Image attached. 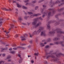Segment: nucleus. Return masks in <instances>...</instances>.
Returning a JSON list of instances; mask_svg holds the SVG:
<instances>
[{
	"instance_id": "obj_1",
	"label": "nucleus",
	"mask_w": 64,
	"mask_h": 64,
	"mask_svg": "<svg viewBox=\"0 0 64 64\" xmlns=\"http://www.w3.org/2000/svg\"><path fill=\"white\" fill-rule=\"evenodd\" d=\"M54 55H56L57 57H59L61 56H63V54L61 53H60L58 54H56V53L50 52V53H46V56H43L42 58L44 59H45V58H46L47 59H48L50 57H51L52 58V61L53 62H56L57 61L58 59L57 58L55 57Z\"/></svg>"
},
{
	"instance_id": "obj_2",
	"label": "nucleus",
	"mask_w": 64,
	"mask_h": 64,
	"mask_svg": "<svg viewBox=\"0 0 64 64\" xmlns=\"http://www.w3.org/2000/svg\"><path fill=\"white\" fill-rule=\"evenodd\" d=\"M40 29L38 30L37 31L35 30L34 31L33 33V35H38V34H39L41 32V30H42L44 29V28L43 27L40 26L39 27Z\"/></svg>"
},
{
	"instance_id": "obj_3",
	"label": "nucleus",
	"mask_w": 64,
	"mask_h": 64,
	"mask_svg": "<svg viewBox=\"0 0 64 64\" xmlns=\"http://www.w3.org/2000/svg\"><path fill=\"white\" fill-rule=\"evenodd\" d=\"M28 14L32 15L30 17V18H33L34 17V16H39V15H41V14H33V13L31 12H28Z\"/></svg>"
},
{
	"instance_id": "obj_4",
	"label": "nucleus",
	"mask_w": 64,
	"mask_h": 64,
	"mask_svg": "<svg viewBox=\"0 0 64 64\" xmlns=\"http://www.w3.org/2000/svg\"><path fill=\"white\" fill-rule=\"evenodd\" d=\"M48 10L49 12H48V18H49L51 16V12H52L53 13H54V12H55V11L54 9H49Z\"/></svg>"
},
{
	"instance_id": "obj_5",
	"label": "nucleus",
	"mask_w": 64,
	"mask_h": 64,
	"mask_svg": "<svg viewBox=\"0 0 64 64\" xmlns=\"http://www.w3.org/2000/svg\"><path fill=\"white\" fill-rule=\"evenodd\" d=\"M61 2H62V3H60V4L58 5L59 6H62L63 4L64 5V0H57L56 1V2H55V4H57L58 3H60Z\"/></svg>"
},
{
	"instance_id": "obj_6",
	"label": "nucleus",
	"mask_w": 64,
	"mask_h": 64,
	"mask_svg": "<svg viewBox=\"0 0 64 64\" xmlns=\"http://www.w3.org/2000/svg\"><path fill=\"white\" fill-rule=\"evenodd\" d=\"M41 22H39L34 26H33L31 28V30H33V29H34V28H37V27H38L39 26H40V25H41Z\"/></svg>"
},
{
	"instance_id": "obj_7",
	"label": "nucleus",
	"mask_w": 64,
	"mask_h": 64,
	"mask_svg": "<svg viewBox=\"0 0 64 64\" xmlns=\"http://www.w3.org/2000/svg\"><path fill=\"white\" fill-rule=\"evenodd\" d=\"M34 21L32 22V24L34 26H35V25H36V24L37 23V22L38 21V20H37V19L35 18L34 20Z\"/></svg>"
},
{
	"instance_id": "obj_8",
	"label": "nucleus",
	"mask_w": 64,
	"mask_h": 64,
	"mask_svg": "<svg viewBox=\"0 0 64 64\" xmlns=\"http://www.w3.org/2000/svg\"><path fill=\"white\" fill-rule=\"evenodd\" d=\"M28 35L27 34H25L23 36H22L21 37V40L22 41H24V40H26L25 36H27Z\"/></svg>"
},
{
	"instance_id": "obj_9",
	"label": "nucleus",
	"mask_w": 64,
	"mask_h": 64,
	"mask_svg": "<svg viewBox=\"0 0 64 64\" xmlns=\"http://www.w3.org/2000/svg\"><path fill=\"white\" fill-rule=\"evenodd\" d=\"M41 36H46V34H45V31H42L40 34Z\"/></svg>"
},
{
	"instance_id": "obj_10",
	"label": "nucleus",
	"mask_w": 64,
	"mask_h": 64,
	"mask_svg": "<svg viewBox=\"0 0 64 64\" xmlns=\"http://www.w3.org/2000/svg\"><path fill=\"white\" fill-rule=\"evenodd\" d=\"M55 44H61L62 46L63 47H64V45L63 44V42H56L55 43Z\"/></svg>"
},
{
	"instance_id": "obj_11",
	"label": "nucleus",
	"mask_w": 64,
	"mask_h": 64,
	"mask_svg": "<svg viewBox=\"0 0 64 64\" xmlns=\"http://www.w3.org/2000/svg\"><path fill=\"white\" fill-rule=\"evenodd\" d=\"M2 9L3 10H5V11H11V9L10 8H9L8 9H7L5 8H2Z\"/></svg>"
},
{
	"instance_id": "obj_12",
	"label": "nucleus",
	"mask_w": 64,
	"mask_h": 64,
	"mask_svg": "<svg viewBox=\"0 0 64 64\" xmlns=\"http://www.w3.org/2000/svg\"><path fill=\"white\" fill-rule=\"evenodd\" d=\"M18 56L19 57H20V60H19V63H21V62H22V59H21V55L19 54H18Z\"/></svg>"
},
{
	"instance_id": "obj_13",
	"label": "nucleus",
	"mask_w": 64,
	"mask_h": 64,
	"mask_svg": "<svg viewBox=\"0 0 64 64\" xmlns=\"http://www.w3.org/2000/svg\"><path fill=\"white\" fill-rule=\"evenodd\" d=\"M14 26L13 24H11L10 28L8 29V31H10L11 30V28H13V27H14Z\"/></svg>"
},
{
	"instance_id": "obj_14",
	"label": "nucleus",
	"mask_w": 64,
	"mask_h": 64,
	"mask_svg": "<svg viewBox=\"0 0 64 64\" xmlns=\"http://www.w3.org/2000/svg\"><path fill=\"white\" fill-rule=\"evenodd\" d=\"M55 33V32L52 31L49 32V34H50V35H52L53 34H54Z\"/></svg>"
},
{
	"instance_id": "obj_15",
	"label": "nucleus",
	"mask_w": 64,
	"mask_h": 64,
	"mask_svg": "<svg viewBox=\"0 0 64 64\" xmlns=\"http://www.w3.org/2000/svg\"><path fill=\"white\" fill-rule=\"evenodd\" d=\"M58 24H61V25H64V23H63V24L62 23H59V22L57 23L56 22L55 24V25H58Z\"/></svg>"
},
{
	"instance_id": "obj_16",
	"label": "nucleus",
	"mask_w": 64,
	"mask_h": 64,
	"mask_svg": "<svg viewBox=\"0 0 64 64\" xmlns=\"http://www.w3.org/2000/svg\"><path fill=\"white\" fill-rule=\"evenodd\" d=\"M48 12H44V14L42 15V18L44 17L45 16H46L47 15Z\"/></svg>"
},
{
	"instance_id": "obj_17",
	"label": "nucleus",
	"mask_w": 64,
	"mask_h": 64,
	"mask_svg": "<svg viewBox=\"0 0 64 64\" xmlns=\"http://www.w3.org/2000/svg\"><path fill=\"white\" fill-rule=\"evenodd\" d=\"M36 19L37 21L39 20V19H40V20H43V19H42V18H41V17H40L39 18H36Z\"/></svg>"
},
{
	"instance_id": "obj_18",
	"label": "nucleus",
	"mask_w": 64,
	"mask_h": 64,
	"mask_svg": "<svg viewBox=\"0 0 64 64\" xmlns=\"http://www.w3.org/2000/svg\"><path fill=\"white\" fill-rule=\"evenodd\" d=\"M63 10H64V8H60V10L58 9V12H60V11H63Z\"/></svg>"
},
{
	"instance_id": "obj_19",
	"label": "nucleus",
	"mask_w": 64,
	"mask_h": 64,
	"mask_svg": "<svg viewBox=\"0 0 64 64\" xmlns=\"http://www.w3.org/2000/svg\"><path fill=\"white\" fill-rule=\"evenodd\" d=\"M47 28L48 29H50V26L49 24H48L47 25Z\"/></svg>"
},
{
	"instance_id": "obj_20",
	"label": "nucleus",
	"mask_w": 64,
	"mask_h": 64,
	"mask_svg": "<svg viewBox=\"0 0 64 64\" xmlns=\"http://www.w3.org/2000/svg\"><path fill=\"white\" fill-rule=\"evenodd\" d=\"M19 20H18L19 22H21V21L22 20V17H20L18 18Z\"/></svg>"
},
{
	"instance_id": "obj_21",
	"label": "nucleus",
	"mask_w": 64,
	"mask_h": 64,
	"mask_svg": "<svg viewBox=\"0 0 64 64\" xmlns=\"http://www.w3.org/2000/svg\"><path fill=\"white\" fill-rule=\"evenodd\" d=\"M59 40V38H58L57 37H56L54 38L53 40H54V41H56V40Z\"/></svg>"
},
{
	"instance_id": "obj_22",
	"label": "nucleus",
	"mask_w": 64,
	"mask_h": 64,
	"mask_svg": "<svg viewBox=\"0 0 64 64\" xmlns=\"http://www.w3.org/2000/svg\"><path fill=\"white\" fill-rule=\"evenodd\" d=\"M17 48H21V49H26V48H25L23 47H21L20 46H18L17 47Z\"/></svg>"
},
{
	"instance_id": "obj_23",
	"label": "nucleus",
	"mask_w": 64,
	"mask_h": 64,
	"mask_svg": "<svg viewBox=\"0 0 64 64\" xmlns=\"http://www.w3.org/2000/svg\"><path fill=\"white\" fill-rule=\"evenodd\" d=\"M38 54L39 53L38 52L37 53H35L34 54V55L35 56H38Z\"/></svg>"
},
{
	"instance_id": "obj_24",
	"label": "nucleus",
	"mask_w": 64,
	"mask_h": 64,
	"mask_svg": "<svg viewBox=\"0 0 64 64\" xmlns=\"http://www.w3.org/2000/svg\"><path fill=\"white\" fill-rule=\"evenodd\" d=\"M40 11H41V13H42V14H43L44 12V9H42L41 8L40 9Z\"/></svg>"
},
{
	"instance_id": "obj_25",
	"label": "nucleus",
	"mask_w": 64,
	"mask_h": 64,
	"mask_svg": "<svg viewBox=\"0 0 64 64\" xmlns=\"http://www.w3.org/2000/svg\"><path fill=\"white\" fill-rule=\"evenodd\" d=\"M20 45L21 46H24V45H25L26 44H22L21 42H20Z\"/></svg>"
},
{
	"instance_id": "obj_26",
	"label": "nucleus",
	"mask_w": 64,
	"mask_h": 64,
	"mask_svg": "<svg viewBox=\"0 0 64 64\" xmlns=\"http://www.w3.org/2000/svg\"><path fill=\"white\" fill-rule=\"evenodd\" d=\"M22 8L23 9H27V7L24 6H22Z\"/></svg>"
},
{
	"instance_id": "obj_27",
	"label": "nucleus",
	"mask_w": 64,
	"mask_h": 64,
	"mask_svg": "<svg viewBox=\"0 0 64 64\" xmlns=\"http://www.w3.org/2000/svg\"><path fill=\"white\" fill-rule=\"evenodd\" d=\"M29 17V16H26L24 17V18L25 19H27V18H28Z\"/></svg>"
},
{
	"instance_id": "obj_28",
	"label": "nucleus",
	"mask_w": 64,
	"mask_h": 64,
	"mask_svg": "<svg viewBox=\"0 0 64 64\" xmlns=\"http://www.w3.org/2000/svg\"><path fill=\"white\" fill-rule=\"evenodd\" d=\"M40 45L42 47H43V46H44V44H43L42 43H40Z\"/></svg>"
},
{
	"instance_id": "obj_29",
	"label": "nucleus",
	"mask_w": 64,
	"mask_h": 64,
	"mask_svg": "<svg viewBox=\"0 0 64 64\" xmlns=\"http://www.w3.org/2000/svg\"><path fill=\"white\" fill-rule=\"evenodd\" d=\"M7 48H6V49H4V48H1V50H2V51H3V50H7Z\"/></svg>"
},
{
	"instance_id": "obj_30",
	"label": "nucleus",
	"mask_w": 64,
	"mask_h": 64,
	"mask_svg": "<svg viewBox=\"0 0 64 64\" xmlns=\"http://www.w3.org/2000/svg\"><path fill=\"white\" fill-rule=\"evenodd\" d=\"M16 5L18 7V8H20V7H21V6L19 4H16Z\"/></svg>"
},
{
	"instance_id": "obj_31",
	"label": "nucleus",
	"mask_w": 64,
	"mask_h": 64,
	"mask_svg": "<svg viewBox=\"0 0 64 64\" xmlns=\"http://www.w3.org/2000/svg\"><path fill=\"white\" fill-rule=\"evenodd\" d=\"M15 52L14 51H12V52H10V53H12V54H14V53H15Z\"/></svg>"
},
{
	"instance_id": "obj_32",
	"label": "nucleus",
	"mask_w": 64,
	"mask_h": 64,
	"mask_svg": "<svg viewBox=\"0 0 64 64\" xmlns=\"http://www.w3.org/2000/svg\"><path fill=\"white\" fill-rule=\"evenodd\" d=\"M11 58V56L10 55L8 56L7 58V59H9Z\"/></svg>"
},
{
	"instance_id": "obj_33",
	"label": "nucleus",
	"mask_w": 64,
	"mask_h": 64,
	"mask_svg": "<svg viewBox=\"0 0 64 64\" xmlns=\"http://www.w3.org/2000/svg\"><path fill=\"white\" fill-rule=\"evenodd\" d=\"M52 4V0H51L49 3V5H51Z\"/></svg>"
},
{
	"instance_id": "obj_34",
	"label": "nucleus",
	"mask_w": 64,
	"mask_h": 64,
	"mask_svg": "<svg viewBox=\"0 0 64 64\" xmlns=\"http://www.w3.org/2000/svg\"><path fill=\"white\" fill-rule=\"evenodd\" d=\"M12 1V3H16V1H14V0H11ZM17 1H19V0H17Z\"/></svg>"
},
{
	"instance_id": "obj_35",
	"label": "nucleus",
	"mask_w": 64,
	"mask_h": 64,
	"mask_svg": "<svg viewBox=\"0 0 64 64\" xmlns=\"http://www.w3.org/2000/svg\"><path fill=\"white\" fill-rule=\"evenodd\" d=\"M44 8V9H45L46 8V6L45 5H43L42 6Z\"/></svg>"
},
{
	"instance_id": "obj_36",
	"label": "nucleus",
	"mask_w": 64,
	"mask_h": 64,
	"mask_svg": "<svg viewBox=\"0 0 64 64\" xmlns=\"http://www.w3.org/2000/svg\"><path fill=\"white\" fill-rule=\"evenodd\" d=\"M49 46L48 45H47L45 47V48H49Z\"/></svg>"
},
{
	"instance_id": "obj_37",
	"label": "nucleus",
	"mask_w": 64,
	"mask_h": 64,
	"mask_svg": "<svg viewBox=\"0 0 64 64\" xmlns=\"http://www.w3.org/2000/svg\"><path fill=\"white\" fill-rule=\"evenodd\" d=\"M55 17L56 18V19H57L58 20V15H56L55 16Z\"/></svg>"
},
{
	"instance_id": "obj_38",
	"label": "nucleus",
	"mask_w": 64,
	"mask_h": 64,
	"mask_svg": "<svg viewBox=\"0 0 64 64\" xmlns=\"http://www.w3.org/2000/svg\"><path fill=\"white\" fill-rule=\"evenodd\" d=\"M4 32H5L6 34H8V33H9V32H7L6 30H5L4 31Z\"/></svg>"
},
{
	"instance_id": "obj_39",
	"label": "nucleus",
	"mask_w": 64,
	"mask_h": 64,
	"mask_svg": "<svg viewBox=\"0 0 64 64\" xmlns=\"http://www.w3.org/2000/svg\"><path fill=\"white\" fill-rule=\"evenodd\" d=\"M15 16H17V15H18V13H17V12H15Z\"/></svg>"
},
{
	"instance_id": "obj_40",
	"label": "nucleus",
	"mask_w": 64,
	"mask_h": 64,
	"mask_svg": "<svg viewBox=\"0 0 64 64\" xmlns=\"http://www.w3.org/2000/svg\"><path fill=\"white\" fill-rule=\"evenodd\" d=\"M38 6H36V7L35 8V10H37V9H38Z\"/></svg>"
},
{
	"instance_id": "obj_41",
	"label": "nucleus",
	"mask_w": 64,
	"mask_h": 64,
	"mask_svg": "<svg viewBox=\"0 0 64 64\" xmlns=\"http://www.w3.org/2000/svg\"><path fill=\"white\" fill-rule=\"evenodd\" d=\"M18 35L16 34L14 36V37H15V38H17V37H18Z\"/></svg>"
},
{
	"instance_id": "obj_42",
	"label": "nucleus",
	"mask_w": 64,
	"mask_h": 64,
	"mask_svg": "<svg viewBox=\"0 0 64 64\" xmlns=\"http://www.w3.org/2000/svg\"><path fill=\"white\" fill-rule=\"evenodd\" d=\"M4 62H3V61H1L0 62V64H4Z\"/></svg>"
},
{
	"instance_id": "obj_43",
	"label": "nucleus",
	"mask_w": 64,
	"mask_h": 64,
	"mask_svg": "<svg viewBox=\"0 0 64 64\" xmlns=\"http://www.w3.org/2000/svg\"><path fill=\"white\" fill-rule=\"evenodd\" d=\"M48 42H50L51 41V39L50 38H48Z\"/></svg>"
},
{
	"instance_id": "obj_44",
	"label": "nucleus",
	"mask_w": 64,
	"mask_h": 64,
	"mask_svg": "<svg viewBox=\"0 0 64 64\" xmlns=\"http://www.w3.org/2000/svg\"><path fill=\"white\" fill-rule=\"evenodd\" d=\"M32 3H33V4H35L36 3V1H33L32 2Z\"/></svg>"
},
{
	"instance_id": "obj_45",
	"label": "nucleus",
	"mask_w": 64,
	"mask_h": 64,
	"mask_svg": "<svg viewBox=\"0 0 64 64\" xmlns=\"http://www.w3.org/2000/svg\"><path fill=\"white\" fill-rule=\"evenodd\" d=\"M2 22H0V26H2Z\"/></svg>"
},
{
	"instance_id": "obj_46",
	"label": "nucleus",
	"mask_w": 64,
	"mask_h": 64,
	"mask_svg": "<svg viewBox=\"0 0 64 64\" xmlns=\"http://www.w3.org/2000/svg\"><path fill=\"white\" fill-rule=\"evenodd\" d=\"M23 12H24V14H25V15H27V13L26 12H25L24 11Z\"/></svg>"
},
{
	"instance_id": "obj_47",
	"label": "nucleus",
	"mask_w": 64,
	"mask_h": 64,
	"mask_svg": "<svg viewBox=\"0 0 64 64\" xmlns=\"http://www.w3.org/2000/svg\"><path fill=\"white\" fill-rule=\"evenodd\" d=\"M44 0H40L38 2V3H40V2H42Z\"/></svg>"
},
{
	"instance_id": "obj_48",
	"label": "nucleus",
	"mask_w": 64,
	"mask_h": 64,
	"mask_svg": "<svg viewBox=\"0 0 64 64\" xmlns=\"http://www.w3.org/2000/svg\"><path fill=\"white\" fill-rule=\"evenodd\" d=\"M16 44H13V45H12V47H14V46H16Z\"/></svg>"
},
{
	"instance_id": "obj_49",
	"label": "nucleus",
	"mask_w": 64,
	"mask_h": 64,
	"mask_svg": "<svg viewBox=\"0 0 64 64\" xmlns=\"http://www.w3.org/2000/svg\"><path fill=\"white\" fill-rule=\"evenodd\" d=\"M6 54H2V55L3 56V57H4V56H5Z\"/></svg>"
},
{
	"instance_id": "obj_50",
	"label": "nucleus",
	"mask_w": 64,
	"mask_h": 64,
	"mask_svg": "<svg viewBox=\"0 0 64 64\" xmlns=\"http://www.w3.org/2000/svg\"><path fill=\"white\" fill-rule=\"evenodd\" d=\"M44 62L45 64H47V62L46 61H45Z\"/></svg>"
},
{
	"instance_id": "obj_51",
	"label": "nucleus",
	"mask_w": 64,
	"mask_h": 64,
	"mask_svg": "<svg viewBox=\"0 0 64 64\" xmlns=\"http://www.w3.org/2000/svg\"><path fill=\"white\" fill-rule=\"evenodd\" d=\"M28 0H27L26 1H24V2L25 3H26V2H28Z\"/></svg>"
},
{
	"instance_id": "obj_52",
	"label": "nucleus",
	"mask_w": 64,
	"mask_h": 64,
	"mask_svg": "<svg viewBox=\"0 0 64 64\" xmlns=\"http://www.w3.org/2000/svg\"><path fill=\"white\" fill-rule=\"evenodd\" d=\"M22 24H23V25H26V24L25 23H22Z\"/></svg>"
},
{
	"instance_id": "obj_53",
	"label": "nucleus",
	"mask_w": 64,
	"mask_h": 64,
	"mask_svg": "<svg viewBox=\"0 0 64 64\" xmlns=\"http://www.w3.org/2000/svg\"><path fill=\"white\" fill-rule=\"evenodd\" d=\"M8 2L10 3H11V1L10 0H8Z\"/></svg>"
},
{
	"instance_id": "obj_54",
	"label": "nucleus",
	"mask_w": 64,
	"mask_h": 64,
	"mask_svg": "<svg viewBox=\"0 0 64 64\" xmlns=\"http://www.w3.org/2000/svg\"><path fill=\"white\" fill-rule=\"evenodd\" d=\"M31 62L32 63H34V62L33 61V60H32L31 61Z\"/></svg>"
},
{
	"instance_id": "obj_55",
	"label": "nucleus",
	"mask_w": 64,
	"mask_h": 64,
	"mask_svg": "<svg viewBox=\"0 0 64 64\" xmlns=\"http://www.w3.org/2000/svg\"><path fill=\"white\" fill-rule=\"evenodd\" d=\"M9 50H10V51H12V48H10L9 49Z\"/></svg>"
},
{
	"instance_id": "obj_56",
	"label": "nucleus",
	"mask_w": 64,
	"mask_h": 64,
	"mask_svg": "<svg viewBox=\"0 0 64 64\" xmlns=\"http://www.w3.org/2000/svg\"><path fill=\"white\" fill-rule=\"evenodd\" d=\"M13 49L14 50H17V48H13Z\"/></svg>"
},
{
	"instance_id": "obj_57",
	"label": "nucleus",
	"mask_w": 64,
	"mask_h": 64,
	"mask_svg": "<svg viewBox=\"0 0 64 64\" xmlns=\"http://www.w3.org/2000/svg\"><path fill=\"white\" fill-rule=\"evenodd\" d=\"M31 47V46H28V48H30V47Z\"/></svg>"
},
{
	"instance_id": "obj_58",
	"label": "nucleus",
	"mask_w": 64,
	"mask_h": 64,
	"mask_svg": "<svg viewBox=\"0 0 64 64\" xmlns=\"http://www.w3.org/2000/svg\"><path fill=\"white\" fill-rule=\"evenodd\" d=\"M50 45H53V44L52 43H50Z\"/></svg>"
},
{
	"instance_id": "obj_59",
	"label": "nucleus",
	"mask_w": 64,
	"mask_h": 64,
	"mask_svg": "<svg viewBox=\"0 0 64 64\" xmlns=\"http://www.w3.org/2000/svg\"><path fill=\"white\" fill-rule=\"evenodd\" d=\"M32 40H30V43H32Z\"/></svg>"
},
{
	"instance_id": "obj_60",
	"label": "nucleus",
	"mask_w": 64,
	"mask_h": 64,
	"mask_svg": "<svg viewBox=\"0 0 64 64\" xmlns=\"http://www.w3.org/2000/svg\"><path fill=\"white\" fill-rule=\"evenodd\" d=\"M28 58H29V57H31V56H28Z\"/></svg>"
},
{
	"instance_id": "obj_61",
	"label": "nucleus",
	"mask_w": 64,
	"mask_h": 64,
	"mask_svg": "<svg viewBox=\"0 0 64 64\" xmlns=\"http://www.w3.org/2000/svg\"><path fill=\"white\" fill-rule=\"evenodd\" d=\"M8 62H10V61H11V60H9L8 61Z\"/></svg>"
},
{
	"instance_id": "obj_62",
	"label": "nucleus",
	"mask_w": 64,
	"mask_h": 64,
	"mask_svg": "<svg viewBox=\"0 0 64 64\" xmlns=\"http://www.w3.org/2000/svg\"><path fill=\"white\" fill-rule=\"evenodd\" d=\"M58 63H59V64H60V63L61 62H59V61H58Z\"/></svg>"
},
{
	"instance_id": "obj_63",
	"label": "nucleus",
	"mask_w": 64,
	"mask_h": 64,
	"mask_svg": "<svg viewBox=\"0 0 64 64\" xmlns=\"http://www.w3.org/2000/svg\"><path fill=\"white\" fill-rule=\"evenodd\" d=\"M27 24L28 25H29V23L28 22H27Z\"/></svg>"
},
{
	"instance_id": "obj_64",
	"label": "nucleus",
	"mask_w": 64,
	"mask_h": 64,
	"mask_svg": "<svg viewBox=\"0 0 64 64\" xmlns=\"http://www.w3.org/2000/svg\"><path fill=\"white\" fill-rule=\"evenodd\" d=\"M6 46H9V45L8 44H7L6 45Z\"/></svg>"
}]
</instances>
